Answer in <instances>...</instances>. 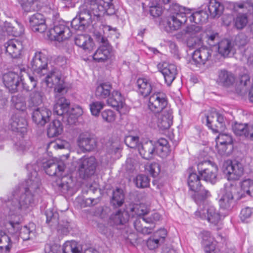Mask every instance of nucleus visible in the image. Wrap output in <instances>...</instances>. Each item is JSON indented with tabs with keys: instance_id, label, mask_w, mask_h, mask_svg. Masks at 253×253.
<instances>
[{
	"instance_id": "49",
	"label": "nucleus",
	"mask_w": 253,
	"mask_h": 253,
	"mask_svg": "<svg viewBox=\"0 0 253 253\" xmlns=\"http://www.w3.org/2000/svg\"><path fill=\"white\" fill-rule=\"evenodd\" d=\"M38 83V80L33 75H28V79L22 81V86L27 91H31L36 87Z\"/></svg>"
},
{
	"instance_id": "46",
	"label": "nucleus",
	"mask_w": 253,
	"mask_h": 253,
	"mask_svg": "<svg viewBox=\"0 0 253 253\" xmlns=\"http://www.w3.org/2000/svg\"><path fill=\"white\" fill-rule=\"evenodd\" d=\"M124 202V194L123 191L120 188H117L113 191L111 203L115 207H118L121 206Z\"/></svg>"
},
{
	"instance_id": "20",
	"label": "nucleus",
	"mask_w": 253,
	"mask_h": 253,
	"mask_svg": "<svg viewBox=\"0 0 253 253\" xmlns=\"http://www.w3.org/2000/svg\"><path fill=\"white\" fill-rule=\"evenodd\" d=\"M78 145L83 151H90L96 146V140L93 135L88 132L81 133L78 138Z\"/></svg>"
},
{
	"instance_id": "7",
	"label": "nucleus",
	"mask_w": 253,
	"mask_h": 253,
	"mask_svg": "<svg viewBox=\"0 0 253 253\" xmlns=\"http://www.w3.org/2000/svg\"><path fill=\"white\" fill-rule=\"evenodd\" d=\"M206 200L204 203L197 204L199 208L195 212V215L197 217L202 219H206L211 224L216 225L221 219V215L218 211L213 206L207 204Z\"/></svg>"
},
{
	"instance_id": "51",
	"label": "nucleus",
	"mask_w": 253,
	"mask_h": 253,
	"mask_svg": "<svg viewBox=\"0 0 253 253\" xmlns=\"http://www.w3.org/2000/svg\"><path fill=\"white\" fill-rule=\"evenodd\" d=\"M21 5L26 12H30L39 9L38 2L33 0H21Z\"/></svg>"
},
{
	"instance_id": "55",
	"label": "nucleus",
	"mask_w": 253,
	"mask_h": 253,
	"mask_svg": "<svg viewBox=\"0 0 253 253\" xmlns=\"http://www.w3.org/2000/svg\"><path fill=\"white\" fill-rule=\"evenodd\" d=\"M147 124L151 127H159V113L150 114L147 116Z\"/></svg>"
},
{
	"instance_id": "27",
	"label": "nucleus",
	"mask_w": 253,
	"mask_h": 253,
	"mask_svg": "<svg viewBox=\"0 0 253 253\" xmlns=\"http://www.w3.org/2000/svg\"><path fill=\"white\" fill-rule=\"evenodd\" d=\"M3 82L10 91L14 92L17 90L19 84V77L14 72H8L3 75Z\"/></svg>"
},
{
	"instance_id": "53",
	"label": "nucleus",
	"mask_w": 253,
	"mask_h": 253,
	"mask_svg": "<svg viewBox=\"0 0 253 253\" xmlns=\"http://www.w3.org/2000/svg\"><path fill=\"white\" fill-rule=\"evenodd\" d=\"M125 143L127 147L137 149L141 144L139 137L132 135L126 136L125 138Z\"/></svg>"
},
{
	"instance_id": "26",
	"label": "nucleus",
	"mask_w": 253,
	"mask_h": 253,
	"mask_svg": "<svg viewBox=\"0 0 253 253\" xmlns=\"http://www.w3.org/2000/svg\"><path fill=\"white\" fill-rule=\"evenodd\" d=\"M159 113V128L162 130L169 128L173 123V111L170 107L166 108Z\"/></svg>"
},
{
	"instance_id": "17",
	"label": "nucleus",
	"mask_w": 253,
	"mask_h": 253,
	"mask_svg": "<svg viewBox=\"0 0 253 253\" xmlns=\"http://www.w3.org/2000/svg\"><path fill=\"white\" fill-rule=\"evenodd\" d=\"M8 224L15 233L19 231V236L23 241L32 240L36 237V225L33 223H30L28 225L21 227L20 228L18 221H10Z\"/></svg>"
},
{
	"instance_id": "40",
	"label": "nucleus",
	"mask_w": 253,
	"mask_h": 253,
	"mask_svg": "<svg viewBox=\"0 0 253 253\" xmlns=\"http://www.w3.org/2000/svg\"><path fill=\"white\" fill-rule=\"evenodd\" d=\"M12 247L9 237L2 231H0V253H8Z\"/></svg>"
},
{
	"instance_id": "23",
	"label": "nucleus",
	"mask_w": 253,
	"mask_h": 253,
	"mask_svg": "<svg viewBox=\"0 0 253 253\" xmlns=\"http://www.w3.org/2000/svg\"><path fill=\"white\" fill-rule=\"evenodd\" d=\"M92 22L91 17L88 13H85L80 7L78 15L74 18L71 22V26L76 30L84 29L85 25L90 24Z\"/></svg>"
},
{
	"instance_id": "58",
	"label": "nucleus",
	"mask_w": 253,
	"mask_h": 253,
	"mask_svg": "<svg viewBox=\"0 0 253 253\" xmlns=\"http://www.w3.org/2000/svg\"><path fill=\"white\" fill-rule=\"evenodd\" d=\"M89 106L92 115L97 116L100 110L104 107V103L101 101H95L91 103Z\"/></svg>"
},
{
	"instance_id": "36",
	"label": "nucleus",
	"mask_w": 253,
	"mask_h": 253,
	"mask_svg": "<svg viewBox=\"0 0 253 253\" xmlns=\"http://www.w3.org/2000/svg\"><path fill=\"white\" fill-rule=\"evenodd\" d=\"M112 85L109 83L99 84L96 87L95 92V96L99 99H106L111 93Z\"/></svg>"
},
{
	"instance_id": "39",
	"label": "nucleus",
	"mask_w": 253,
	"mask_h": 253,
	"mask_svg": "<svg viewBox=\"0 0 253 253\" xmlns=\"http://www.w3.org/2000/svg\"><path fill=\"white\" fill-rule=\"evenodd\" d=\"M63 131V126L59 120L53 121L47 128V135L49 137H54L60 134Z\"/></svg>"
},
{
	"instance_id": "28",
	"label": "nucleus",
	"mask_w": 253,
	"mask_h": 253,
	"mask_svg": "<svg viewBox=\"0 0 253 253\" xmlns=\"http://www.w3.org/2000/svg\"><path fill=\"white\" fill-rule=\"evenodd\" d=\"M30 23L33 31L44 32L46 29L45 19L42 14L36 13L30 18Z\"/></svg>"
},
{
	"instance_id": "60",
	"label": "nucleus",
	"mask_w": 253,
	"mask_h": 253,
	"mask_svg": "<svg viewBox=\"0 0 253 253\" xmlns=\"http://www.w3.org/2000/svg\"><path fill=\"white\" fill-rule=\"evenodd\" d=\"M62 81V82L57 84L54 86L55 87L54 91L56 99H58L59 97H63L62 95L67 92V89L65 87Z\"/></svg>"
},
{
	"instance_id": "18",
	"label": "nucleus",
	"mask_w": 253,
	"mask_h": 253,
	"mask_svg": "<svg viewBox=\"0 0 253 253\" xmlns=\"http://www.w3.org/2000/svg\"><path fill=\"white\" fill-rule=\"evenodd\" d=\"M212 51L209 48L201 47L196 50L192 54V59L190 60L191 64L197 67H201L206 64L211 57Z\"/></svg>"
},
{
	"instance_id": "44",
	"label": "nucleus",
	"mask_w": 253,
	"mask_h": 253,
	"mask_svg": "<svg viewBox=\"0 0 253 253\" xmlns=\"http://www.w3.org/2000/svg\"><path fill=\"white\" fill-rule=\"evenodd\" d=\"M111 218L115 224L121 225L125 224L128 221L129 215L126 211L118 210L111 215Z\"/></svg>"
},
{
	"instance_id": "48",
	"label": "nucleus",
	"mask_w": 253,
	"mask_h": 253,
	"mask_svg": "<svg viewBox=\"0 0 253 253\" xmlns=\"http://www.w3.org/2000/svg\"><path fill=\"white\" fill-rule=\"evenodd\" d=\"M11 101L16 109L22 111L26 110V101L25 98L22 95H16L12 96Z\"/></svg>"
},
{
	"instance_id": "50",
	"label": "nucleus",
	"mask_w": 253,
	"mask_h": 253,
	"mask_svg": "<svg viewBox=\"0 0 253 253\" xmlns=\"http://www.w3.org/2000/svg\"><path fill=\"white\" fill-rule=\"evenodd\" d=\"M131 211L137 215L140 219L145 215H147L150 211V209L145 204H140L135 205L134 207L131 209Z\"/></svg>"
},
{
	"instance_id": "57",
	"label": "nucleus",
	"mask_w": 253,
	"mask_h": 253,
	"mask_svg": "<svg viewBox=\"0 0 253 253\" xmlns=\"http://www.w3.org/2000/svg\"><path fill=\"white\" fill-rule=\"evenodd\" d=\"M101 116L104 121L107 123L113 122L115 120L116 117L115 112L110 109L104 110L102 112Z\"/></svg>"
},
{
	"instance_id": "15",
	"label": "nucleus",
	"mask_w": 253,
	"mask_h": 253,
	"mask_svg": "<svg viewBox=\"0 0 253 253\" xmlns=\"http://www.w3.org/2000/svg\"><path fill=\"white\" fill-rule=\"evenodd\" d=\"M167 104L166 94L163 92H157L150 96L148 106L152 112L159 113L168 107Z\"/></svg>"
},
{
	"instance_id": "6",
	"label": "nucleus",
	"mask_w": 253,
	"mask_h": 253,
	"mask_svg": "<svg viewBox=\"0 0 253 253\" xmlns=\"http://www.w3.org/2000/svg\"><path fill=\"white\" fill-rule=\"evenodd\" d=\"M188 185L189 189L195 192L192 198L197 204L204 203L211 196L210 192L201 185L199 175L196 173H191L189 175Z\"/></svg>"
},
{
	"instance_id": "37",
	"label": "nucleus",
	"mask_w": 253,
	"mask_h": 253,
	"mask_svg": "<svg viewBox=\"0 0 253 253\" xmlns=\"http://www.w3.org/2000/svg\"><path fill=\"white\" fill-rule=\"evenodd\" d=\"M138 92L144 97L148 95L152 91V86L149 81L145 78H139L137 81Z\"/></svg>"
},
{
	"instance_id": "4",
	"label": "nucleus",
	"mask_w": 253,
	"mask_h": 253,
	"mask_svg": "<svg viewBox=\"0 0 253 253\" xmlns=\"http://www.w3.org/2000/svg\"><path fill=\"white\" fill-rule=\"evenodd\" d=\"M69 102L64 97H59L56 99L53 112L58 116H63L68 124L71 125L75 123L77 118L82 115L83 111L81 107L78 106L69 111Z\"/></svg>"
},
{
	"instance_id": "3",
	"label": "nucleus",
	"mask_w": 253,
	"mask_h": 253,
	"mask_svg": "<svg viewBox=\"0 0 253 253\" xmlns=\"http://www.w3.org/2000/svg\"><path fill=\"white\" fill-rule=\"evenodd\" d=\"M82 10L88 13L92 19H97L106 13L112 15L115 13L114 5L106 0H84V3L80 6Z\"/></svg>"
},
{
	"instance_id": "21",
	"label": "nucleus",
	"mask_w": 253,
	"mask_h": 253,
	"mask_svg": "<svg viewBox=\"0 0 253 253\" xmlns=\"http://www.w3.org/2000/svg\"><path fill=\"white\" fill-rule=\"evenodd\" d=\"M51 111L45 107L37 108L32 113L33 121L38 125L43 126L49 121Z\"/></svg>"
},
{
	"instance_id": "35",
	"label": "nucleus",
	"mask_w": 253,
	"mask_h": 253,
	"mask_svg": "<svg viewBox=\"0 0 253 253\" xmlns=\"http://www.w3.org/2000/svg\"><path fill=\"white\" fill-rule=\"evenodd\" d=\"M75 44L84 50H91L93 42L91 38L87 35H79L75 39Z\"/></svg>"
},
{
	"instance_id": "8",
	"label": "nucleus",
	"mask_w": 253,
	"mask_h": 253,
	"mask_svg": "<svg viewBox=\"0 0 253 253\" xmlns=\"http://www.w3.org/2000/svg\"><path fill=\"white\" fill-rule=\"evenodd\" d=\"M50 64L48 63L46 55L42 51H37L31 62V69L35 74L40 77L45 76L47 73Z\"/></svg>"
},
{
	"instance_id": "31",
	"label": "nucleus",
	"mask_w": 253,
	"mask_h": 253,
	"mask_svg": "<svg viewBox=\"0 0 253 253\" xmlns=\"http://www.w3.org/2000/svg\"><path fill=\"white\" fill-rule=\"evenodd\" d=\"M202 238V244L206 253H218L217 250L215 249V244L210 232L203 231Z\"/></svg>"
},
{
	"instance_id": "1",
	"label": "nucleus",
	"mask_w": 253,
	"mask_h": 253,
	"mask_svg": "<svg viewBox=\"0 0 253 253\" xmlns=\"http://www.w3.org/2000/svg\"><path fill=\"white\" fill-rule=\"evenodd\" d=\"M40 185V179L35 170L28 174V178L22 186L17 188L13 192L11 199L10 211L16 213L20 210L29 208L34 202V193Z\"/></svg>"
},
{
	"instance_id": "54",
	"label": "nucleus",
	"mask_w": 253,
	"mask_h": 253,
	"mask_svg": "<svg viewBox=\"0 0 253 253\" xmlns=\"http://www.w3.org/2000/svg\"><path fill=\"white\" fill-rule=\"evenodd\" d=\"M246 14H239L235 19V26L238 29H242L248 23Z\"/></svg>"
},
{
	"instance_id": "45",
	"label": "nucleus",
	"mask_w": 253,
	"mask_h": 253,
	"mask_svg": "<svg viewBox=\"0 0 253 253\" xmlns=\"http://www.w3.org/2000/svg\"><path fill=\"white\" fill-rule=\"evenodd\" d=\"M249 124H243L235 122L232 125V129L235 135L247 137L248 128Z\"/></svg>"
},
{
	"instance_id": "33",
	"label": "nucleus",
	"mask_w": 253,
	"mask_h": 253,
	"mask_svg": "<svg viewBox=\"0 0 253 253\" xmlns=\"http://www.w3.org/2000/svg\"><path fill=\"white\" fill-rule=\"evenodd\" d=\"M111 47L109 44H102L96 50L93 55L94 60L98 62H103L108 59L111 54Z\"/></svg>"
},
{
	"instance_id": "56",
	"label": "nucleus",
	"mask_w": 253,
	"mask_h": 253,
	"mask_svg": "<svg viewBox=\"0 0 253 253\" xmlns=\"http://www.w3.org/2000/svg\"><path fill=\"white\" fill-rule=\"evenodd\" d=\"M234 8H246L250 14L253 13V0H247L242 2H236Z\"/></svg>"
},
{
	"instance_id": "24",
	"label": "nucleus",
	"mask_w": 253,
	"mask_h": 253,
	"mask_svg": "<svg viewBox=\"0 0 253 253\" xmlns=\"http://www.w3.org/2000/svg\"><path fill=\"white\" fill-rule=\"evenodd\" d=\"M45 75L46 76L44 78V82L49 87H52L54 85L62 82V80H61V73L56 67L50 66L49 70Z\"/></svg>"
},
{
	"instance_id": "43",
	"label": "nucleus",
	"mask_w": 253,
	"mask_h": 253,
	"mask_svg": "<svg viewBox=\"0 0 253 253\" xmlns=\"http://www.w3.org/2000/svg\"><path fill=\"white\" fill-rule=\"evenodd\" d=\"M233 48L231 41L225 39L218 42V53L222 56L227 57Z\"/></svg>"
},
{
	"instance_id": "62",
	"label": "nucleus",
	"mask_w": 253,
	"mask_h": 253,
	"mask_svg": "<svg viewBox=\"0 0 253 253\" xmlns=\"http://www.w3.org/2000/svg\"><path fill=\"white\" fill-rule=\"evenodd\" d=\"M216 143L231 145L232 143V138L229 134L221 133L220 132L216 138Z\"/></svg>"
},
{
	"instance_id": "25",
	"label": "nucleus",
	"mask_w": 253,
	"mask_h": 253,
	"mask_svg": "<svg viewBox=\"0 0 253 253\" xmlns=\"http://www.w3.org/2000/svg\"><path fill=\"white\" fill-rule=\"evenodd\" d=\"M4 47L6 53L13 58H17L21 55L23 48L22 42L16 39L8 41L4 44Z\"/></svg>"
},
{
	"instance_id": "63",
	"label": "nucleus",
	"mask_w": 253,
	"mask_h": 253,
	"mask_svg": "<svg viewBox=\"0 0 253 253\" xmlns=\"http://www.w3.org/2000/svg\"><path fill=\"white\" fill-rule=\"evenodd\" d=\"M160 5V4H156L155 1L152 0V3L149 6V12L152 16L158 17L161 15L162 10Z\"/></svg>"
},
{
	"instance_id": "30",
	"label": "nucleus",
	"mask_w": 253,
	"mask_h": 253,
	"mask_svg": "<svg viewBox=\"0 0 253 253\" xmlns=\"http://www.w3.org/2000/svg\"><path fill=\"white\" fill-rule=\"evenodd\" d=\"M107 103L109 106L119 110L122 109L125 104V98L120 91L113 90L110 94V96H109L107 99Z\"/></svg>"
},
{
	"instance_id": "47",
	"label": "nucleus",
	"mask_w": 253,
	"mask_h": 253,
	"mask_svg": "<svg viewBox=\"0 0 253 253\" xmlns=\"http://www.w3.org/2000/svg\"><path fill=\"white\" fill-rule=\"evenodd\" d=\"M44 93L39 90L34 91L30 95L29 105L31 106H37L42 103Z\"/></svg>"
},
{
	"instance_id": "11",
	"label": "nucleus",
	"mask_w": 253,
	"mask_h": 253,
	"mask_svg": "<svg viewBox=\"0 0 253 253\" xmlns=\"http://www.w3.org/2000/svg\"><path fill=\"white\" fill-rule=\"evenodd\" d=\"M223 170L227 175L228 180H236L243 174L244 167L243 165L238 161L228 160L223 164Z\"/></svg>"
},
{
	"instance_id": "42",
	"label": "nucleus",
	"mask_w": 253,
	"mask_h": 253,
	"mask_svg": "<svg viewBox=\"0 0 253 253\" xmlns=\"http://www.w3.org/2000/svg\"><path fill=\"white\" fill-rule=\"evenodd\" d=\"M82 247L75 241L66 242L62 247L63 253H82Z\"/></svg>"
},
{
	"instance_id": "19",
	"label": "nucleus",
	"mask_w": 253,
	"mask_h": 253,
	"mask_svg": "<svg viewBox=\"0 0 253 253\" xmlns=\"http://www.w3.org/2000/svg\"><path fill=\"white\" fill-rule=\"evenodd\" d=\"M158 68L163 75L166 83L170 85L175 79L177 73L175 65L164 62L159 63Z\"/></svg>"
},
{
	"instance_id": "12",
	"label": "nucleus",
	"mask_w": 253,
	"mask_h": 253,
	"mask_svg": "<svg viewBox=\"0 0 253 253\" xmlns=\"http://www.w3.org/2000/svg\"><path fill=\"white\" fill-rule=\"evenodd\" d=\"M199 174L205 181L214 183L216 181L217 167L211 165L209 161H204L200 163L197 165Z\"/></svg>"
},
{
	"instance_id": "14",
	"label": "nucleus",
	"mask_w": 253,
	"mask_h": 253,
	"mask_svg": "<svg viewBox=\"0 0 253 253\" xmlns=\"http://www.w3.org/2000/svg\"><path fill=\"white\" fill-rule=\"evenodd\" d=\"M236 192V187L233 185L226 186L221 191V195L218 203L221 208L231 210L235 205L234 194Z\"/></svg>"
},
{
	"instance_id": "41",
	"label": "nucleus",
	"mask_w": 253,
	"mask_h": 253,
	"mask_svg": "<svg viewBox=\"0 0 253 253\" xmlns=\"http://www.w3.org/2000/svg\"><path fill=\"white\" fill-rule=\"evenodd\" d=\"M156 145V149L157 152H159L161 157L165 158L169 155L170 150L168 145V141L166 139L160 138L157 141Z\"/></svg>"
},
{
	"instance_id": "5",
	"label": "nucleus",
	"mask_w": 253,
	"mask_h": 253,
	"mask_svg": "<svg viewBox=\"0 0 253 253\" xmlns=\"http://www.w3.org/2000/svg\"><path fill=\"white\" fill-rule=\"evenodd\" d=\"M170 9L171 13L168 18L167 27L170 31H176L186 23L190 9L177 3L172 4Z\"/></svg>"
},
{
	"instance_id": "34",
	"label": "nucleus",
	"mask_w": 253,
	"mask_h": 253,
	"mask_svg": "<svg viewBox=\"0 0 253 253\" xmlns=\"http://www.w3.org/2000/svg\"><path fill=\"white\" fill-rule=\"evenodd\" d=\"M224 9L222 3L218 0H210L208 5L209 16L214 18L219 17L223 13Z\"/></svg>"
},
{
	"instance_id": "52",
	"label": "nucleus",
	"mask_w": 253,
	"mask_h": 253,
	"mask_svg": "<svg viewBox=\"0 0 253 253\" xmlns=\"http://www.w3.org/2000/svg\"><path fill=\"white\" fill-rule=\"evenodd\" d=\"M134 182L137 187L144 188L149 186L150 179L146 175L139 174L136 177Z\"/></svg>"
},
{
	"instance_id": "64",
	"label": "nucleus",
	"mask_w": 253,
	"mask_h": 253,
	"mask_svg": "<svg viewBox=\"0 0 253 253\" xmlns=\"http://www.w3.org/2000/svg\"><path fill=\"white\" fill-rule=\"evenodd\" d=\"M252 215H253V208L247 207L241 210L240 218L243 222H245Z\"/></svg>"
},
{
	"instance_id": "29",
	"label": "nucleus",
	"mask_w": 253,
	"mask_h": 253,
	"mask_svg": "<svg viewBox=\"0 0 253 253\" xmlns=\"http://www.w3.org/2000/svg\"><path fill=\"white\" fill-rule=\"evenodd\" d=\"M235 79L231 72L222 69L218 71L216 83L220 85L228 87L233 84Z\"/></svg>"
},
{
	"instance_id": "61",
	"label": "nucleus",
	"mask_w": 253,
	"mask_h": 253,
	"mask_svg": "<svg viewBox=\"0 0 253 253\" xmlns=\"http://www.w3.org/2000/svg\"><path fill=\"white\" fill-rule=\"evenodd\" d=\"M241 188L248 195L253 193V180L249 179L243 180L241 184Z\"/></svg>"
},
{
	"instance_id": "13",
	"label": "nucleus",
	"mask_w": 253,
	"mask_h": 253,
	"mask_svg": "<svg viewBox=\"0 0 253 253\" xmlns=\"http://www.w3.org/2000/svg\"><path fill=\"white\" fill-rule=\"evenodd\" d=\"M207 126L213 133H220L226 128L225 118L222 115L212 111L207 116Z\"/></svg>"
},
{
	"instance_id": "9",
	"label": "nucleus",
	"mask_w": 253,
	"mask_h": 253,
	"mask_svg": "<svg viewBox=\"0 0 253 253\" xmlns=\"http://www.w3.org/2000/svg\"><path fill=\"white\" fill-rule=\"evenodd\" d=\"M161 218V215L157 212H154L149 216L142 217V220L147 223L150 224V226H143L140 218H137L133 223L135 230L139 233L144 235L151 234L155 228V222Z\"/></svg>"
},
{
	"instance_id": "59",
	"label": "nucleus",
	"mask_w": 253,
	"mask_h": 253,
	"mask_svg": "<svg viewBox=\"0 0 253 253\" xmlns=\"http://www.w3.org/2000/svg\"><path fill=\"white\" fill-rule=\"evenodd\" d=\"M45 215L46 216L47 223H51V226L58 223L57 219L58 214L57 213H54L52 210H46Z\"/></svg>"
},
{
	"instance_id": "2",
	"label": "nucleus",
	"mask_w": 253,
	"mask_h": 253,
	"mask_svg": "<svg viewBox=\"0 0 253 253\" xmlns=\"http://www.w3.org/2000/svg\"><path fill=\"white\" fill-rule=\"evenodd\" d=\"M43 167L47 174L50 176H57L58 177L56 180L55 184L62 193H67L74 187L75 184L70 176H62L65 168L63 163H56L48 161L46 164H43Z\"/></svg>"
},
{
	"instance_id": "38",
	"label": "nucleus",
	"mask_w": 253,
	"mask_h": 253,
	"mask_svg": "<svg viewBox=\"0 0 253 253\" xmlns=\"http://www.w3.org/2000/svg\"><path fill=\"white\" fill-rule=\"evenodd\" d=\"M209 15L203 10L196 11L194 13H191L188 15V18L191 22H194L195 24L203 23L207 22Z\"/></svg>"
},
{
	"instance_id": "16",
	"label": "nucleus",
	"mask_w": 253,
	"mask_h": 253,
	"mask_svg": "<svg viewBox=\"0 0 253 253\" xmlns=\"http://www.w3.org/2000/svg\"><path fill=\"white\" fill-rule=\"evenodd\" d=\"M49 33V37L51 40L59 42L68 39L72 36L70 28L63 22L55 25Z\"/></svg>"
},
{
	"instance_id": "32",
	"label": "nucleus",
	"mask_w": 253,
	"mask_h": 253,
	"mask_svg": "<svg viewBox=\"0 0 253 253\" xmlns=\"http://www.w3.org/2000/svg\"><path fill=\"white\" fill-rule=\"evenodd\" d=\"M138 150L142 157L146 160L153 158L156 147L152 141H149L140 144Z\"/></svg>"
},
{
	"instance_id": "10",
	"label": "nucleus",
	"mask_w": 253,
	"mask_h": 253,
	"mask_svg": "<svg viewBox=\"0 0 253 253\" xmlns=\"http://www.w3.org/2000/svg\"><path fill=\"white\" fill-rule=\"evenodd\" d=\"M96 162L94 157L83 158L80 160L78 173L79 176L83 179L90 177L95 173Z\"/></svg>"
},
{
	"instance_id": "22",
	"label": "nucleus",
	"mask_w": 253,
	"mask_h": 253,
	"mask_svg": "<svg viewBox=\"0 0 253 253\" xmlns=\"http://www.w3.org/2000/svg\"><path fill=\"white\" fill-rule=\"evenodd\" d=\"M27 122L26 120L19 114H15L11 118L10 127L13 131L24 135L27 132Z\"/></svg>"
}]
</instances>
